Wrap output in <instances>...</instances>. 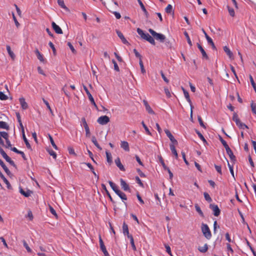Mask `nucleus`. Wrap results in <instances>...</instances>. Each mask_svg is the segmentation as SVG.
Listing matches in <instances>:
<instances>
[{
  "instance_id": "obj_1",
  "label": "nucleus",
  "mask_w": 256,
  "mask_h": 256,
  "mask_svg": "<svg viewBox=\"0 0 256 256\" xmlns=\"http://www.w3.org/2000/svg\"><path fill=\"white\" fill-rule=\"evenodd\" d=\"M232 119L236 122V126L242 130L248 128V126L246 124L240 122L238 118V116L236 112H234Z\"/></svg>"
},
{
  "instance_id": "obj_2",
  "label": "nucleus",
  "mask_w": 256,
  "mask_h": 256,
  "mask_svg": "<svg viewBox=\"0 0 256 256\" xmlns=\"http://www.w3.org/2000/svg\"><path fill=\"white\" fill-rule=\"evenodd\" d=\"M202 231L206 238L210 240L212 237L211 232L206 224H202Z\"/></svg>"
},
{
  "instance_id": "obj_3",
  "label": "nucleus",
  "mask_w": 256,
  "mask_h": 256,
  "mask_svg": "<svg viewBox=\"0 0 256 256\" xmlns=\"http://www.w3.org/2000/svg\"><path fill=\"white\" fill-rule=\"evenodd\" d=\"M83 88H84V90H85L86 94L88 95V99L89 100H90V102H91L92 104L95 107V108L98 110V106L96 104L95 102H94V98H93L92 95L90 93V92H89V90H88V88H86V86L84 85H83Z\"/></svg>"
},
{
  "instance_id": "obj_4",
  "label": "nucleus",
  "mask_w": 256,
  "mask_h": 256,
  "mask_svg": "<svg viewBox=\"0 0 256 256\" xmlns=\"http://www.w3.org/2000/svg\"><path fill=\"white\" fill-rule=\"evenodd\" d=\"M210 208L212 210L213 214L216 216H218L220 213V210L218 208V205L214 204H210Z\"/></svg>"
},
{
  "instance_id": "obj_5",
  "label": "nucleus",
  "mask_w": 256,
  "mask_h": 256,
  "mask_svg": "<svg viewBox=\"0 0 256 256\" xmlns=\"http://www.w3.org/2000/svg\"><path fill=\"white\" fill-rule=\"evenodd\" d=\"M110 120L108 116H104L98 118L97 120V122L100 124L105 125L107 124L110 122Z\"/></svg>"
},
{
  "instance_id": "obj_6",
  "label": "nucleus",
  "mask_w": 256,
  "mask_h": 256,
  "mask_svg": "<svg viewBox=\"0 0 256 256\" xmlns=\"http://www.w3.org/2000/svg\"><path fill=\"white\" fill-rule=\"evenodd\" d=\"M82 121L83 123L84 126V128L85 130H86V137H90V129L88 128V126L86 123V119L84 118H82Z\"/></svg>"
},
{
  "instance_id": "obj_7",
  "label": "nucleus",
  "mask_w": 256,
  "mask_h": 256,
  "mask_svg": "<svg viewBox=\"0 0 256 256\" xmlns=\"http://www.w3.org/2000/svg\"><path fill=\"white\" fill-rule=\"evenodd\" d=\"M120 186L122 189L124 191L130 192V190L129 185L122 178L120 179Z\"/></svg>"
},
{
  "instance_id": "obj_8",
  "label": "nucleus",
  "mask_w": 256,
  "mask_h": 256,
  "mask_svg": "<svg viewBox=\"0 0 256 256\" xmlns=\"http://www.w3.org/2000/svg\"><path fill=\"white\" fill-rule=\"evenodd\" d=\"M52 26L53 30L55 31V32L56 34H62L63 33L61 28L58 25H57L54 22H52Z\"/></svg>"
},
{
  "instance_id": "obj_9",
  "label": "nucleus",
  "mask_w": 256,
  "mask_h": 256,
  "mask_svg": "<svg viewBox=\"0 0 256 256\" xmlns=\"http://www.w3.org/2000/svg\"><path fill=\"white\" fill-rule=\"evenodd\" d=\"M143 103L146 107V110L150 114H154L155 112L154 111L152 110L149 104H148V102L146 100H143Z\"/></svg>"
},
{
  "instance_id": "obj_10",
  "label": "nucleus",
  "mask_w": 256,
  "mask_h": 256,
  "mask_svg": "<svg viewBox=\"0 0 256 256\" xmlns=\"http://www.w3.org/2000/svg\"><path fill=\"white\" fill-rule=\"evenodd\" d=\"M116 32L118 36L122 40V42L124 44H130L129 42L125 38L123 34L120 31H119L118 30H116Z\"/></svg>"
},
{
  "instance_id": "obj_11",
  "label": "nucleus",
  "mask_w": 256,
  "mask_h": 256,
  "mask_svg": "<svg viewBox=\"0 0 256 256\" xmlns=\"http://www.w3.org/2000/svg\"><path fill=\"white\" fill-rule=\"evenodd\" d=\"M197 46H198V48L200 51V52L202 54V57L204 58H206V60L208 59V56L206 52H205V50H204V49L203 48L202 46L198 43H197Z\"/></svg>"
},
{
  "instance_id": "obj_12",
  "label": "nucleus",
  "mask_w": 256,
  "mask_h": 256,
  "mask_svg": "<svg viewBox=\"0 0 256 256\" xmlns=\"http://www.w3.org/2000/svg\"><path fill=\"white\" fill-rule=\"evenodd\" d=\"M115 163L116 166L120 168V170H121L122 171H125V168L124 166L121 163L120 158H117L115 160Z\"/></svg>"
},
{
  "instance_id": "obj_13",
  "label": "nucleus",
  "mask_w": 256,
  "mask_h": 256,
  "mask_svg": "<svg viewBox=\"0 0 256 256\" xmlns=\"http://www.w3.org/2000/svg\"><path fill=\"white\" fill-rule=\"evenodd\" d=\"M142 10V11L144 12L145 16H146V18H148V16H149V14H148V12H147L146 8H145L143 3L141 1V0H137Z\"/></svg>"
},
{
  "instance_id": "obj_14",
  "label": "nucleus",
  "mask_w": 256,
  "mask_h": 256,
  "mask_svg": "<svg viewBox=\"0 0 256 256\" xmlns=\"http://www.w3.org/2000/svg\"><path fill=\"white\" fill-rule=\"evenodd\" d=\"M144 40H147L152 45L154 46L156 44V42L154 38L148 33L146 34V36Z\"/></svg>"
},
{
  "instance_id": "obj_15",
  "label": "nucleus",
  "mask_w": 256,
  "mask_h": 256,
  "mask_svg": "<svg viewBox=\"0 0 256 256\" xmlns=\"http://www.w3.org/2000/svg\"><path fill=\"white\" fill-rule=\"evenodd\" d=\"M182 90H183V92H184V96L186 98V99L187 101L188 102V103L190 104V108H193V106H192V101L190 99V96H189V94L188 92V91H186L185 89H184V88H182Z\"/></svg>"
},
{
  "instance_id": "obj_16",
  "label": "nucleus",
  "mask_w": 256,
  "mask_h": 256,
  "mask_svg": "<svg viewBox=\"0 0 256 256\" xmlns=\"http://www.w3.org/2000/svg\"><path fill=\"white\" fill-rule=\"evenodd\" d=\"M154 38L156 40H160V42H164L166 40L165 36L162 34H160V33H158L156 34V36L154 37Z\"/></svg>"
},
{
  "instance_id": "obj_17",
  "label": "nucleus",
  "mask_w": 256,
  "mask_h": 256,
  "mask_svg": "<svg viewBox=\"0 0 256 256\" xmlns=\"http://www.w3.org/2000/svg\"><path fill=\"white\" fill-rule=\"evenodd\" d=\"M20 102V104L23 110H26L28 108V104L26 102L24 98H20L19 99Z\"/></svg>"
},
{
  "instance_id": "obj_18",
  "label": "nucleus",
  "mask_w": 256,
  "mask_h": 256,
  "mask_svg": "<svg viewBox=\"0 0 256 256\" xmlns=\"http://www.w3.org/2000/svg\"><path fill=\"white\" fill-rule=\"evenodd\" d=\"M120 146L125 151H126V152H129L130 151L129 144H128V143L127 142L122 141L121 142V144H120Z\"/></svg>"
},
{
  "instance_id": "obj_19",
  "label": "nucleus",
  "mask_w": 256,
  "mask_h": 256,
  "mask_svg": "<svg viewBox=\"0 0 256 256\" xmlns=\"http://www.w3.org/2000/svg\"><path fill=\"white\" fill-rule=\"evenodd\" d=\"M102 189L106 192V195L108 196V197L109 198L110 200L113 203H115L114 201V200L112 199V197L111 196V195L110 194L108 190L106 188V186L104 184H102Z\"/></svg>"
},
{
  "instance_id": "obj_20",
  "label": "nucleus",
  "mask_w": 256,
  "mask_h": 256,
  "mask_svg": "<svg viewBox=\"0 0 256 256\" xmlns=\"http://www.w3.org/2000/svg\"><path fill=\"white\" fill-rule=\"evenodd\" d=\"M226 152L228 155L231 161L234 163L235 162H236V158L233 152H232L231 149Z\"/></svg>"
},
{
  "instance_id": "obj_21",
  "label": "nucleus",
  "mask_w": 256,
  "mask_h": 256,
  "mask_svg": "<svg viewBox=\"0 0 256 256\" xmlns=\"http://www.w3.org/2000/svg\"><path fill=\"white\" fill-rule=\"evenodd\" d=\"M20 193L24 196L25 197H28L30 196V194L32 193V191L30 190H28L26 192H25L22 188H20Z\"/></svg>"
},
{
  "instance_id": "obj_22",
  "label": "nucleus",
  "mask_w": 256,
  "mask_h": 256,
  "mask_svg": "<svg viewBox=\"0 0 256 256\" xmlns=\"http://www.w3.org/2000/svg\"><path fill=\"white\" fill-rule=\"evenodd\" d=\"M122 200H126L127 197L124 193L120 191V190H116V193Z\"/></svg>"
},
{
  "instance_id": "obj_23",
  "label": "nucleus",
  "mask_w": 256,
  "mask_h": 256,
  "mask_svg": "<svg viewBox=\"0 0 256 256\" xmlns=\"http://www.w3.org/2000/svg\"><path fill=\"white\" fill-rule=\"evenodd\" d=\"M35 52V54H36V56L38 58L41 62H44V59L42 56V55L40 53V52H39V50H38V49H36L34 51Z\"/></svg>"
},
{
  "instance_id": "obj_24",
  "label": "nucleus",
  "mask_w": 256,
  "mask_h": 256,
  "mask_svg": "<svg viewBox=\"0 0 256 256\" xmlns=\"http://www.w3.org/2000/svg\"><path fill=\"white\" fill-rule=\"evenodd\" d=\"M170 149L172 151V154L175 156L176 158H178V154L176 149L175 146L173 144H170Z\"/></svg>"
},
{
  "instance_id": "obj_25",
  "label": "nucleus",
  "mask_w": 256,
  "mask_h": 256,
  "mask_svg": "<svg viewBox=\"0 0 256 256\" xmlns=\"http://www.w3.org/2000/svg\"><path fill=\"white\" fill-rule=\"evenodd\" d=\"M0 128L9 130L10 126L6 122L0 121Z\"/></svg>"
},
{
  "instance_id": "obj_26",
  "label": "nucleus",
  "mask_w": 256,
  "mask_h": 256,
  "mask_svg": "<svg viewBox=\"0 0 256 256\" xmlns=\"http://www.w3.org/2000/svg\"><path fill=\"white\" fill-rule=\"evenodd\" d=\"M6 50L9 56H10L12 60H14L16 56L13 52L11 50L10 46L9 45L6 46Z\"/></svg>"
},
{
  "instance_id": "obj_27",
  "label": "nucleus",
  "mask_w": 256,
  "mask_h": 256,
  "mask_svg": "<svg viewBox=\"0 0 256 256\" xmlns=\"http://www.w3.org/2000/svg\"><path fill=\"white\" fill-rule=\"evenodd\" d=\"M224 50L225 52L227 54V55L229 56L230 58H233V54L228 47H227L226 46H224Z\"/></svg>"
},
{
  "instance_id": "obj_28",
  "label": "nucleus",
  "mask_w": 256,
  "mask_h": 256,
  "mask_svg": "<svg viewBox=\"0 0 256 256\" xmlns=\"http://www.w3.org/2000/svg\"><path fill=\"white\" fill-rule=\"evenodd\" d=\"M106 160L107 162L110 164H111L112 162V156L111 154L108 152V151H106Z\"/></svg>"
},
{
  "instance_id": "obj_29",
  "label": "nucleus",
  "mask_w": 256,
  "mask_h": 256,
  "mask_svg": "<svg viewBox=\"0 0 256 256\" xmlns=\"http://www.w3.org/2000/svg\"><path fill=\"white\" fill-rule=\"evenodd\" d=\"M22 135V138H23V140L26 144V148L29 149V150H32V147H31V146L28 140H27L26 136H25V134H24Z\"/></svg>"
},
{
  "instance_id": "obj_30",
  "label": "nucleus",
  "mask_w": 256,
  "mask_h": 256,
  "mask_svg": "<svg viewBox=\"0 0 256 256\" xmlns=\"http://www.w3.org/2000/svg\"><path fill=\"white\" fill-rule=\"evenodd\" d=\"M58 5L62 8L64 9L66 11H69V9L64 4V2L62 0H58Z\"/></svg>"
},
{
  "instance_id": "obj_31",
  "label": "nucleus",
  "mask_w": 256,
  "mask_h": 256,
  "mask_svg": "<svg viewBox=\"0 0 256 256\" xmlns=\"http://www.w3.org/2000/svg\"><path fill=\"white\" fill-rule=\"evenodd\" d=\"M92 141L93 142V144L95 145V146L98 148L100 150H102V148L100 147V146L98 144L96 139L94 136H92Z\"/></svg>"
},
{
  "instance_id": "obj_32",
  "label": "nucleus",
  "mask_w": 256,
  "mask_h": 256,
  "mask_svg": "<svg viewBox=\"0 0 256 256\" xmlns=\"http://www.w3.org/2000/svg\"><path fill=\"white\" fill-rule=\"evenodd\" d=\"M122 230L124 234L126 235L129 234L128 226L126 224L125 222H124L123 223Z\"/></svg>"
},
{
  "instance_id": "obj_33",
  "label": "nucleus",
  "mask_w": 256,
  "mask_h": 256,
  "mask_svg": "<svg viewBox=\"0 0 256 256\" xmlns=\"http://www.w3.org/2000/svg\"><path fill=\"white\" fill-rule=\"evenodd\" d=\"M194 207L196 208V211L198 213V214L202 218H204V214L202 210H201L200 207L198 205V204H195Z\"/></svg>"
},
{
  "instance_id": "obj_34",
  "label": "nucleus",
  "mask_w": 256,
  "mask_h": 256,
  "mask_svg": "<svg viewBox=\"0 0 256 256\" xmlns=\"http://www.w3.org/2000/svg\"><path fill=\"white\" fill-rule=\"evenodd\" d=\"M108 183H109L110 187L112 188L113 190L116 193V190H119V189L118 188V187L114 183L112 182L109 181Z\"/></svg>"
},
{
  "instance_id": "obj_35",
  "label": "nucleus",
  "mask_w": 256,
  "mask_h": 256,
  "mask_svg": "<svg viewBox=\"0 0 256 256\" xmlns=\"http://www.w3.org/2000/svg\"><path fill=\"white\" fill-rule=\"evenodd\" d=\"M136 32L142 39H144L146 36V34L144 33L142 29H140V28H138L136 30Z\"/></svg>"
},
{
  "instance_id": "obj_36",
  "label": "nucleus",
  "mask_w": 256,
  "mask_h": 256,
  "mask_svg": "<svg viewBox=\"0 0 256 256\" xmlns=\"http://www.w3.org/2000/svg\"><path fill=\"white\" fill-rule=\"evenodd\" d=\"M198 250L202 253L206 252L208 250V245L206 244L204 246L199 247L198 248Z\"/></svg>"
},
{
  "instance_id": "obj_37",
  "label": "nucleus",
  "mask_w": 256,
  "mask_h": 256,
  "mask_svg": "<svg viewBox=\"0 0 256 256\" xmlns=\"http://www.w3.org/2000/svg\"><path fill=\"white\" fill-rule=\"evenodd\" d=\"M196 131V132L197 134L198 135V137L200 138L203 141V142L204 143H206L207 144V142L206 140V139L204 138V136H202V134L200 132V131H198V130H195Z\"/></svg>"
},
{
  "instance_id": "obj_38",
  "label": "nucleus",
  "mask_w": 256,
  "mask_h": 256,
  "mask_svg": "<svg viewBox=\"0 0 256 256\" xmlns=\"http://www.w3.org/2000/svg\"><path fill=\"white\" fill-rule=\"evenodd\" d=\"M142 124L143 128H144L146 134L149 136H152L151 132L150 131L148 128L146 126V124H144V121H142Z\"/></svg>"
},
{
  "instance_id": "obj_39",
  "label": "nucleus",
  "mask_w": 256,
  "mask_h": 256,
  "mask_svg": "<svg viewBox=\"0 0 256 256\" xmlns=\"http://www.w3.org/2000/svg\"><path fill=\"white\" fill-rule=\"evenodd\" d=\"M42 100H43L45 104L46 105L47 108L49 110L52 115L54 116L52 110L47 100H46L44 98H42Z\"/></svg>"
},
{
  "instance_id": "obj_40",
  "label": "nucleus",
  "mask_w": 256,
  "mask_h": 256,
  "mask_svg": "<svg viewBox=\"0 0 256 256\" xmlns=\"http://www.w3.org/2000/svg\"><path fill=\"white\" fill-rule=\"evenodd\" d=\"M184 34L186 38L188 44L190 45V46H192V42L190 39L188 33L186 31H185Z\"/></svg>"
},
{
  "instance_id": "obj_41",
  "label": "nucleus",
  "mask_w": 256,
  "mask_h": 256,
  "mask_svg": "<svg viewBox=\"0 0 256 256\" xmlns=\"http://www.w3.org/2000/svg\"><path fill=\"white\" fill-rule=\"evenodd\" d=\"M22 243H23V244H24V247L26 248V250L28 251V252H32V250H31V248L29 247L28 245V244L26 243V241L25 240H22Z\"/></svg>"
},
{
  "instance_id": "obj_42",
  "label": "nucleus",
  "mask_w": 256,
  "mask_h": 256,
  "mask_svg": "<svg viewBox=\"0 0 256 256\" xmlns=\"http://www.w3.org/2000/svg\"><path fill=\"white\" fill-rule=\"evenodd\" d=\"M99 242H100V250H102L106 249V248L104 244V242H103L100 236H99Z\"/></svg>"
},
{
  "instance_id": "obj_43",
  "label": "nucleus",
  "mask_w": 256,
  "mask_h": 256,
  "mask_svg": "<svg viewBox=\"0 0 256 256\" xmlns=\"http://www.w3.org/2000/svg\"><path fill=\"white\" fill-rule=\"evenodd\" d=\"M158 158H159L160 162L162 164L164 169V170L166 169H168V167L165 164L164 162V160L161 156H158Z\"/></svg>"
},
{
  "instance_id": "obj_44",
  "label": "nucleus",
  "mask_w": 256,
  "mask_h": 256,
  "mask_svg": "<svg viewBox=\"0 0 256 256\" xmlns=\"http://www.w3.org/2000/svg\"><path fill=\"white\" fill-rule=\"evenodd\" d=\"M48 137H49V139L50 142V143H51L52 146H53V148L56 150H58V146H56L52 136L50 134H48Z\"/></svg>"
},
{
  "instance_id": "obj_45",
  "label": "nucleus",
  "mask_w": 256,
  "mask_h": 256,
  "mask_svg": "<svg viewBox=\"0 0 256 256\" xmlns=\"http://www.w3.org/2000/svg\"><path fill=\"white\" fill-rule=\"evenodd\" d=\"M249 78H250V83H251L255 92H256V84L254 82L252 76L250 74L249 76Z\"/></svg>"
},
{
  "instance_id": "obj_46",
  "label": "nucleus",
  "mask_w": 256,
  "mask_h": 256,
  "mask_svg": "<svg viewBox=\"0 0 256 256\" xmlns=\"http://www.w3.org/2000/svg\"><path fill=\"white\" fill-rule=\"evenodd\" d=\"M139 64H140V70H141L142 73L145 74L146 72V70L144 69V66L142 60H139Z\"/></svg>"
},
{
  "instance_id": "obj_47",
  "label": "nucleus",
  "mask_w": 256,
  "mask_h": 256,
  "mask_svg": "<svg viewBox=\"0 0 256 256\" xmlns=\"http://www.w3.org/2000/svg\"><path fill=\"white\" fill-rule=\"evenodd\" d=\"M205 200L208 202H210L212 201V199L208 193L204 192V194Z\"/></svg>"
},
{
  "instance_id": "obj_48",
  "label": "nucleus",
  "mask_w": 256,
  "mask_h": 256,
  "mask_svg": "<svg viewBox=\"0 0 256 256\" xmlns=\"http://www.w3.org/2000/svg\"><path fill=\"white\" fill-rule=\"evenodd\" d=\"M207 41H208V44H210L212 46V48L213 50H216V47L214 45V44L212 40V38L208 39V40Z\"/></svg>"
},
{
  "instance_id": "obj_49",
  "label": "nucleus",
  "mask_w": 256,
  "mask_h": 256,
  "mask_svg": "<svg viewBox=\"0 0 256 256\" xmlns=\"http://www.w3.org/2000/svg\"><path fill=\"white\" fill-rule=\"evenodd\" d=\"M250 106L252 112L256 115V104L253 101L251 103Z\"/></svg>"
},
{
  "instance_id": "obj_50",
  "label": "nucleus",
  "mask_w": 256,
  "mask_h": 256,
  "mask_svg": "<svg viewBox=\"0 0 256 256\" xmlns=\"http://www.w3.org/2000/svg\"><path fill=\"white\" fill-rule=\"evenodd\" d=\"M198 122L200 123V126L202 127L203 128H206V126L204 125V122H203V121L202 120V118H201V116H198Z\"/></svg>"
},
{
  "instance_id": "obj_51",
  "label": "nucleus",
  "mask_w": 256,
  "mask_h": 256,
  "mask_svg": "<svg viewBox=\"0 0 256 256\" xmlns=\"http://www.w3.org/2000/svg\"><path fill=\"white\" fill-rule=\"evenodd\" d=\"M165 10L166 13H168V14L171 13L172 10V6L170 4H168V6L166 8Z\"/></svg>"
},
{
  "instance_id": "obj_52",
  "label": "nucleus",
  "mask_w": 256,
  "mask_h": 256,
  "mask_svg": "<svg viewBox=\"0 0 256 256\" xmlns=\"http://www.w3.org/2000/svg\"><path fill=\"white\" fill-rule=\"evenodd\" d=\"M112 64H114V70L118 72H120L119 67H118L116 62V60H112Z\"/></svg>"
},
{
  "instance_id": "obj_53",
  "label": "nucleus",
  "mask_w": 256,
  "mask_h": 256,
  "mask_svg": "<svg viewBox=\"0 0 256 256\" xmlns=\"http://www.w3.org/2000/svg\"><path fill=\"white\" fill-rule=\"evenodd\" d=\"M49 208L50 212L55 216V217L57 218H58V214L56 212V211L54 210V208L51 206H49Z\"/></svg>"
},
{
  "instance_id": "obj_54",
  "label": "nucleus",
  "mask_w": 256,
  "mask_h": 256,
  "mask_svg": "<svg viewBox=\"0 0 256 256\" xmlns=\"http://www.w3.org/2000/svg\"><path fill=\"white\" fill-rule=\"evenodd\" d=\"M227 8L230 16L234 17L235 15L234 10L232 8H230L229 6H227Z\"/></svg>"
},
{
  "instance_id": "obj_55",
  "label": "nucleus",
  "mask_w": 256,
  "mask_h": 256,
  "mask_svg": "<svg viewBox=\"0 0 256 256\" xmlns=\"http://www.w3.org/2000/svg\"><path fill=\"white\" fill-rule=\"evenodd\" d=\"M68 46H69L73 54H76V51L70 42H68Z\"/></svg>"
},
{
  "instance_id": "obj_56",
  "label": "nucleus",
  "mask_w": 256,
  "mask_h": 256,
  "mask_svg": "<svg viewBox=\"0 0 256 256\" xmlns=\"http://www.w3.org/2000/svg\"><path fill=\"white\" fill-rule=\"evenodd\" d=\"M48 45L52 49L54 54L56 55V50L52 42H49Z\"/></svg>"
},
{
  "instance_id": "obj_57",
  "label": "nucleus",
  "mask_w": 256,
  "mask_h": 256,
  "mask_svg": "<svg viewBox=\"0 0 256 256\" xmlns=\"http://www.w3.org/2000/svg\"><path fill=\"white\" fill-rule=\"evenodd\" d=\"M164 132L166 134L167 136L170 139H172V138L174 137L172 134H171L170 132L167 129L164 130Z\"/></svg>"
},
{
  "instance_id": "obj_58",
  "label": "nucleus",
  "mask_w": 256,
  "mask_h": 256,
  "mask_svg": "<svg viewBox=\"0 0 256 256\" xmlns=\"http://www.w3.org/2000/svg\"><path fill=\"white\" fill-rule=\"evenodd\" d=\"M48 152L50 156H52L54 158L56 159V154L53 150H48Z\"/></svg>"
},
{
  "instance_id": "obj_59",
  "label": "nucleus",
  "mask_w": 256,
  "mask_h": 256,
  "mask_svg": "<svg viewBox=\"0 0 256 256\" xmlns=\"http://www.w3.org/2000/svg\"><path fill=\"white\" fill-rule=\"evenodd\" d=\"M6 142V144L4 146L6 148H10L12 147V144L10 142L8 138L5 140Z\"/></svg>"
},
{
  "instance_id": "obj_60",
  "label": "nucleus",
  "mask_w": 256,
  "mask_h": 256,
  "mask_svg": "<svg viewBox=\"0 0 256 256\" xmlns=\"http://www.w3.org/2000/svg\"><path fill=\"white\" fill-rule=\"evenodd\" d=\"M8 98V96L2 92H0V100H6Z\"/></svg>"
},
{
  "instance_id": "obj_61",
  "label": "nucleus",
  "mask_w": 256,
  "mask_h": 256,
  "mask_svg": "<svg viewBox=\"0 0 256 256\" xmlns=\"http://www.w3.org/2000/svg\"><path fill=\"white\" fill-rule=\"evenodd\" d=\"M12 18H13V20H14V22L15 23V24L17 28H18L19 26H20V24H19V22H18L14 13H12Z\"/></svg>"
},
{
  "instance_id": "obj_62",
  "label": "nucleus",
  "mask_w": 256,
  "mask_h": 256,
  "mask_svg": "<svg viewBox=\"0 0 256 256\" xmlns=\"http://www.w3.org/2000/svg\"><path fill=\"white\" fill-rule=\"evenodd\" d=\"M134 52L136 56L139 58V60H142V56L139 54V52L137 51L136 49H134Z\"/></svg>"
},
{
  "instance_id": "obj_63",
  "label": "nucleus",
  "mask_w": 256,
  "mask_h": 256,
  "mask_svg": "<svg viewBox=\"0 0 256 256\" xmlns=\"http://www.w3.org/2000/svg\"><path fill=\"white\" fill-rule=\"evenodd\" d=\"M214 167L217 172L220 174H222L221 166L214 164Z\"/></svg>"
},
{
  "instance_id": "obj_64",
  "label": "nucleus",
  "mask_w": 256,
  "mask_h": 256,
  "mask_svg": "<svg viewBox=\"0 0 256 256\" xmlns=\"http://www.w3.org/2000/svg\"><path fill=\"white\" fill-rule=\"evenodd\" d=\"M68 151L70 154H73L74 156H76V154L74 152V149L72 147H68Z\"/></svg>"
}]
</instances>
